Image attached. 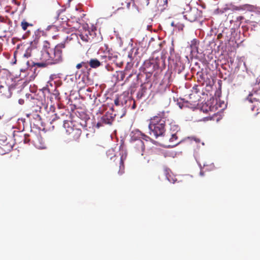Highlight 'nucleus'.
<instances>
[{"label":"nucleus","mask_w":260,"mask_h":260,"mask_svg":"<svg viewBox=\"0 0 260 260\" xmlns=\"http://www.w3.org/2000/svg\"><path fill=\"white\" fill-rule=\"evenodd\" d=\"M73 37H76L75 34H72L70 37H67L66 40L58 44L54 48L51 47L50 44L48 41H44L42 46H34V66L45 67L48 64L58 63L62 59V49L73 39Z\"/></svg>","instance_id":"obj_1"},{"label":"nucleus","mask_w":260,"mask_h":260,"mask_svg":"<svg viewBox=\"0 0 260 260\" xmlns=\"http://www.w3.org/2000/svg\"><path fill=\"white\" fill-rule=\"evenodd\" d=\"M167 118V113L164 111L159 112L152 117L149 124L150 135H153L156 138L164 136L166 132Z\"/></svg>","instance_id":"obj_2"},{"label":"nucleus","mask_w":260,"mask_h":260,"mask_svg":"<svg viewBox=\"0 0 260 260\" xmlns=\"http://www.w3.org/2000/svg\"><path fill=\"white\" fill-rule=\"evenodd\" d=\"M70 117V115L66 114L64 113L55 114V117L52 120L51 123L61 125L63 123V127L65 128H68L66 131L70 135V139L72 140L77 141L80 137L82 131L80 128H74L70 126L69 123Z\"/></svg>","instance_id":"obj_3"},{"label":"nucleus","mask_w":260,"mask_h":260,"mask_svg":"<svg viewBox=\"0 0 260 260\" xmlns=\"http://www.w3.org/2000/svg\"><path fill=\"white\" fill-rule=\"evenodd\" d=\"M42 105V99L40 100L34 97V126L39 129H41V126L43 125L40 114Z\"/></svg>","instance_id":"obj_4"},{"label":"nucleus","mask_w":260,"mask_h":260,"mask_svg":"<svg viewBox=\"0 0 260 260\" xmlns=\"http://www.w3.org/2000/svg\"><path fill=\"white\" fill-rule=\"evenodd\" d=\"M254 96L253 93H249L245 101V103L252 111H255L256 112L255 114L256 115L259 113L260 102L258 98Z\"/></svg>","instance_id":"obj_5"},{"label":"nucleus","mask_w":260,"mask_h":260,"mask_svg":"<svg viewBox=\"0 0 260 260\" xmlns=\"http://www.w3.org/2000/svg\"><path fill=\"white\" fill-rule=\"evenodd\" d=\"M131 143L136 152L143 155V153L145 150L144 142L141 139L137 137L135 133L131 138Z\"/></svg>","instance_id":"obj_6"},{"label":"nucleus","mask_w":260,"mask_h":260,"mask_svg":"<svg viewBox=\"0 0 260 260\" xmlns=\"http://www.w3.org/2000/svg\"><path fill=\"white\" fill-rule=\"evenodd\" d=\"M115 114L107 112L102 116L96 124L98 127L102 126L103 124H111L115 119Z\"/></svg>","instance_id":"obj_7"},{"label":"nucleus","mask_w":260,"mask_h":260,"mask_svg":"<svg viewBox=\"0 0 260 260\" xmlns=\"http://www.w3.org/2000/svg\"><path fill=\"white\" fill-rule=\"evenodd\" d=\"M201 16V11L198 9H190L189 11L185 13L183 17L190 22H194L198 20Z\"/></svg>","instance_id":"obj_8"},{"label":"nucleus","mask_w":260,"mask_h":260,"mask_svg":"<svg viewBox=\"0 0 260 260\" xmlns=\"http://www.w3.org/2000/svg\"><path fill=\"white\" fill-rule=\"evenodd\" d=\"M117 55H112L109 52L105 53L104 55L101 56V62H102V66L106 65L108 63V62H114L117 58Z\"/></svg>","instance_id":"obj_9"},{"label":"nucleus","mask_w":260,"mask_h":260,"mask_svg":"<svg viewBox=\"0 0 260 260\" xmlns=\"http://www.w3.org/2000/svg\"><path fill=\"white\" fill-rule=\"evenodd\" d=\"M132 0H116V5L117 9H129Z\"/></svg>","instance_id":"obj_10"},{"label":"nucleus","mask_w":260,"mask_h":260,"mask_svg":"<svg viewBox=\"0 0 260 260\" xmlns=\"http://www.w3.org/2000/svg\"><path fill=\"white\" fill-rule=\"evenodd\" d=\"M168 7V0H156L153 9H157L158 11H163Z\"/></svg>","instance_id":"obj_11"},{"label":"nucleus","mask_w":260,"mask_h":260,"mask_svg":"<svg viewBox=\"0 0 260 260\" xmlns=\"http://www.w3.org/2000/svg\"><path fill=\"white\" fill-rule=\"evenodd\" d=\"M177 134L178 133H171V137L169 138V141L172 143L173 146H176L181 142V140L178 139Z\"/></svg>","instance_id":"obj_12"},{"label":"nucleus","mask_w":260,"mask_h":260,"mask_svg":"<svg viewBox=\"0 0 260 260\" xmlns=\"http://www.w3.org/2000/svg\"><path fill=\"white\" fill-rule=\"evenodd\" d=\"M34 145L38 149H45L46 147L45 142L43 141L41 138L40 139L38 137L37 140L34 142Z\"/></svg>","instance_id":"obj_13"},{"label":"nucleus","mask_w":260,"mask_h":260,"mask_svg":"<svg viewBox=\"0 0 260 260\" xmlns=\"http://www.w3.org/2000/svg\"><path fill=\"white\" fill-rule=\"evenodd\" d=\"M146 91L147 88L144 86L143 84H141L140 88L137 94V99H141L143 97H144L146 94Z\"/></svg>","instance_id":"obj_14"},{"label":"nucleus","mask_w":260,"mask_h":260,"mask_svg":"<svg viewBox=\"0 0 260 260\" xmlns=\"http://www.w3.org/2000/svg\"><path fill=\"white\" fill-rule=\"evenodd\" d=\"M89 65L92 68H97L102 66V62L96 58H92L89 61Z\"/></svg>","instance_id":"obj_15"},{"label":"nucleus","mask_w":260,"mask_h":260,"mask_svg":"<svg viewBox=\"0 0 260 260\" xmlns=\"http://www.w3.org/2000/svg\"><path fill=\"white\" fill-rule=\"evenodd\" d=\"M118 161L119 164L118 174L119 175H121L124 172V158L123 155L121 157L120 160H118Z\"/></svg>","instance_id":"obj_16"},{"label":"nucleus","mask_w":260,"mask_h":260,"mask_svg":"<svg viewBox=\"0 0 260 260\" xmlns=\"http://www.w3.org/2000/svg\"><path fill=\"white\" fill-rule=\"evenodd\" d=\"M135 134L136 135L138 139H141L142 140H144L146 141H149L151 140V139L149 137L146 136L144 134H143L140 131L137 132L136 133H135Z\"/></svg>","instance_id":"obj_17"},{"label":"nucleus","mask_w":260,"mask_h":260,"mask_svg":"<svg viewBox=\"0 0 260 260\" xmlns=\"http://www.w3.org/2000/svg\"><path fill=\"white\" fill-rule=\"evenodd\" d=\"M170 131L171 133H178V132L180 131V128L178 125L176 124L175 122H171L170 123Z\"/></svg>","instance_id":"obj_18"},{"label":"nucleus","mask_w":260,"mask_h":260,"mask_svg":"<svg viewBox=\"0 0 260 260\" xmlns=\"http://www.w3.org/2000/svg\"><path fill=\"white\" fill-rule=\"evenodd\" d=\"M156 2V0H143V3L147 6L150 5V6L152 7V9H153Z\"/></svg>","instance_id":"obj_19"},{"label":"nucleus","mask_w":260,"mask_h":260,"mask_svg":"<svg viewBox=\"0 0 260 260\" xmlns=\"http://www.w3.org/2000/svg\"><path fill=\"white\" fill-rule=\"evenodd\" d=\"M84 116L83 119L82 120V121H80L79 123L83 127L87 126V120H89V118L86 114L83 113Z\"/></svg>","instance_id":"obj_20"},{"label":"nucleus","mask_w":260,"mask_h":260,"mask_svg":"<svg viewBox=\"0 0 260 260\" xmlns=\"http://www.w3.org/2000/svg\"><path fill=\"white\" fill-rule=\"evenodd\" d=\"M171 25L173 26H175L177 27L179 30H182L184 27V25L182 23L177 22L176 23L175 21H173L171 23Z\"/></svg>","instance_id":"obj_21"},{"label":"nucleus","mask_w":260,"mask_h":260,"mask_svg":"<svg viewBox=\"0 0 260 260\" xmlns=\"http://www.w3.org/2000/svg\"><path fill=\"white\" fill-rule=\"evenodd\" d=\"M191 49V52H198V47L196 45V41L195 40H193L191 42V44L190 45Z\"/></svg>","instance_id":"obj_22"},{"label":"nucleus","mask_w":260,"mask_h":260,"mask_svg":"<svg viewBox=\"0 0 260 260\" xmlns=\"http://www.w3.org/2000/svg\"><path fill=\"white\" fill-rule=\"evenodd\" d=\"M36 39H39L41 36H43L44 34V31L40 30L38 29L37 31L35 32Z\"/></svg>","instance_id":"obj_23"},{"label":"nucleus","mask_w":260,"mask_h":260,"mask_svg":"<svg viewBox=\"0 0 260 260\" xmlns=\"http://www.w3.org/2000/svg\"><path fill=\"white\" fill-rule=\"evenodd\" d=\"M21 26H22V29L24 30H25L27 27L28 26H31L32 25L31 24H29L28 23H27V22H25V21H22L21 22Z\"/></svg>","instance_id":"obj_24"},{"label":"nucleus","mask_w":260,"mask_h":260,"mask_svg":"<svg viewBox=\"0 0 260 260\" xmlns=\"http://www.w3.org/2000/svg\"><path fill=\"white\" fill-rule=\"evenodd\" d=\"M114 102L115 105L116 106H119L122 105V102L120 101V98L118 97L115 98V99L114 101Z\"/></svg>","instance_id":"obj_25"},{"label":"nucleus","mask_w":260,"mask_h":260,"mask_svg":"<svg viewBox=\"0 0 260 260\" xmlns=\"http://www.w3.org/2000/svg\"><path fill=\"white\" fill-rule=\"evenodd\" d=\"M81 63L82 67H84L86 69H87L88 68L89 61H83Z\"/></svg>","instance_id":"obj_26"},{"label":"nucleus","mask_w":260,"mask_h":260,"mask_svg":"<svg viewBox=\"0 0 260 260\" xmlns=\"http://www.w3.org/2000/svg\"><path fill=\"white\" fill-rule=\"evenodd\" d=\"M128 102L131 104L132 103H133V105H132V109H135L136 108V102L134 100H130L129 99L128 100Z\"/></svg>","instance_id":"obj_27"},{"label":"nucleus","mask_w":260,"mask_h":260,"mask_svg":"<svg viewBox=\"0 0 260 260\" xmlns=\"http://www.w3.org/2000/svg\"><path fill=\"white\" fill-rule=\"evenodd\" d=\"M105 67L108 71H112L113 70V68L109 65V63L106 64Z\"/></svg>","instance_id":"obj_28"},{"label":"nucleus","mask_w":260,"mask_h":260,"mask_svg":"<svg viewBox=\"0 0 260 260\" xmlns=\"http://www.w3.org/2000/svg\"><path fill=\"white\" fill-rule=\"evenodd\" d=\"M0 22L5 23V19L2 16L0 15Z\"/></svg>","instance_id":"obj_29"},{"label":"nucleus","mask_w":260,"mask_h":260,"mask_svg":"<svg viewBox=\"0 0 260 260\" xmlns=\"http://www.w3.org/2000/svg\"><path fill=\"white\" fill-rule=\"evenodd\" d=\"M110 159H113V161L115 162L116 161V160L117 159V158L115 154H114L113 155L110 157Z\"/></svg>","instance_id":"obj_30"},{"label":"nucleus","mask_w":260,"mask_h":260,"mask_svg":"<svg viewBox=\"0 0 260 260\" xmlns=\"http://www.w3.org/2000/svg\"><path fill=\"white\" fill-rule=\"evenodd\" d=\"M244 19V17L243 16H238L236 18L237 20V21H240L242 19Z\"/></svg>","instance_id":"obj_31"},{"label":"nucleus","mask_w":260,"mask_h":260,"mask_svg":"<svg viewBox=\"0 0 260 260\" xmlns=\"http://www.w3.org/2000/svg\"><path fill=\"white\" fill-rule=\"evenodd\" d=\"M82 64H81V63H78L77 65H76V68L77 69H80L81 68H82Z\"/></svg>","instance_id":"obj_32"},{"label":"nucleus","mask_w":260,"mask_h":260,"mask_svg":"<svg viewBox=\"0 0 260 260\" xmlns=\"http://www.w3.org/2000/svg\"><path fill=\"white\" fill-rule=\"evenodd\" d=\"M245 8H247V9H249V8H251V6L250 5H244L243 6Z\"/></svg>","instance_id":"obj_33"},{"label":"nucleus","mask_w":260,"mask_h":260,"mask_svg":"<svg viewBox=\"0 0 260 260\" xmlns=\"http://www.w3.org/2000/svg\"><path fill=\"white\" fill-rule=\"evenodd\" d=\"M5 89L7 90V88H6ZM8 93H9V94H5V95H6V96H10V94H10V93H9V88L8 89Z\"/></svg>","instance_id":"obj_34"},{"label":"nucleus","mask_w":260,"mask_h":260,"mask_svg":"<svg viewBox=\"0 0 260 260\" xmlns=\"http://www.w3.org/2000/svg\"><path fill=\"white\" fill-rule=\"evenodd\" d=\"M120 74L121 76V80H123V78H124V74H123V73L122 72H120Z\"/></svg>","instance_id":"obj_35"},{"label":"nucleus","mask_w":260,"mask_h":260,"mask_svg":"<svg viewBox=\"0 0 260 260\" xmlns=\"http://www.w3.org/2000/svg\"><path fill=\"white\" fill-rule=\"evenodd\" d=\"M200 78L201 79H203V75L202 73L201 75H200Z\"/></svg>","instance_id":"obj_36"},{"label":"nucleus","mask_w":260,"mask_h":260,"mask_svg":"<svg viewBox=\"0 0 260 260\" xmlns=\"http://www.w3.org/2000/svg\"><path fill=\"white\" fill-rule=\"evenodd\" d=\"M28 141H29V140L27 141V139L26 138H25L24 140V142L25 143H27Z\"/></svg>","instance_id":"obj_37"},{"label":"nucleus","mask_w":260,"mask_h":260,"mask_svg":"<svg viewBox=\"0 0 260 260\" xmlns=\"http://www.w3.org/2000/svg\"><path fill=\"white\" fill-rule=\"evenodd\" d=\"M200 175H201V176H203V175H204V173H203V171H201V172H200Z\"/></svg>","instance_id":"obj_38"},{"label":"nucleus","mask_w":260,"mask_h":260,"mask_svg":"<svg viewBox=\"0 0 260 260\" xmlns=\"http://www.w3.org/2000/svg\"><path fill=\"white\" fill-rule=\"evenodd\" d=\"M33 88H34V93H35V92H36V91H35V88H36V86L35 85H34Z\"/></svg>","instance_id":"obj_39"},{"label":"nucleus","mask_w":260,"mask_h":260,"mask_svg":"<svg viewBox=\"0 0 260 260\" xmlns=\"http://www.w3.org/2000/svg\"><path fill=\"white\" fill-rule=\"evenodd\" d=\"M4 89V87H2L1 88H0V92L2 93V89Z\"/></svg>","instance_id":"obj_40"},{"label":"nucleus","mask_w":260,"mask_h":260,"mask_svg":"<svg viewBox=\"0 0 260 260\" xmlns=\"http://www.w3.org/2000/svg\"><path fill=\"white\" fill-rule=\"evenodd\" d=\"M171 51H174V48H171Z\"/></svg>","instance_id":"obj_41"},{"label":"nucleus","mask_w":260,"mask_h":260,"mask_svg":"<svg viewBox=\"0 0 260 260\" xmlns=\"http://www.w3.org/2000/svg\"><path fill=\"white\" fill-rule=\"evenodd\" d=\"M220 35H221V34H219V35H218V36H217V38H219V37H220Z\"/></svg>","instance_id":"obj_42"},{"label":"nucleus","mask_w":260,"mask_h":260,"mask_svg":"<svg viewBox=\"0 0 260 260\" xmlns=\"http://www.w3.org/2000/svg\"><path fill=\"white\" fill-rule=\"evenodd\" d=\"M243 9V8H238V9H237V10H240V9Z\"/></svg>","instance_id":"obj_43"},{"label":"nucleus","mask_w":260,"mask_h":260,"mask_svg":"<svg viewBox=\"0 0 260 260\" xmlns=\"http://www.w3.org/2000/svg\"><path fill=\"white\" fill-rule=\"evenodd\" d=\"M2 119V116H0V119Z\"/></svg>","instance_id":"obj_44"}]
</instances>
